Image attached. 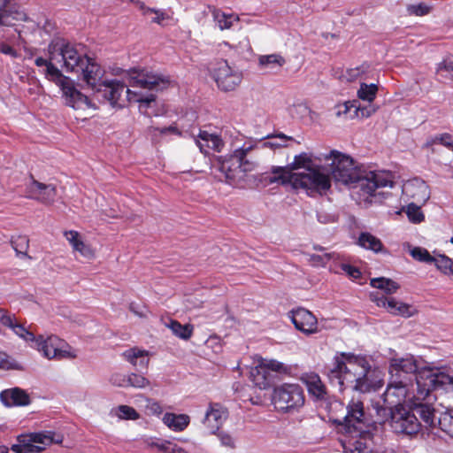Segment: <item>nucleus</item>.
<instances>
[{"label": "nucleus", "instance_id": "nucleus-1", "mask_svg": "<svg viewBox=\"0 0 453 453\" xmlns=\"http://www.w3.org/2000/svg\"><path fill=\"white\" fill-rule=\"evenodd\" d=\"M326 159L332 160L330 173L335 182L343 185L358 183L362 195L368 197L376 196V190L380 188L393 187V175L386 171L361 170L356 162L348 155L336 150H332Z\"/></svg>", "mask_w": 453, "mask_h": 453}, {"label": "nucleus", "instance_id": "nucleus-2", "mask_svg": "<svg viewBox=\"0 0 453 453\" xmlns=\"http://www.w3.org/2000/svg\"><path fill=\"white\" fill-rule=\"evenodd\" d=\"M371 372V365L365 357L343 352L335 357L334 365L328 371V378L341 390L351 388L365 393L372 387Z\"/></svg>", "mask_w": 453, "mask_h": 453}, {"label": "nucleus", "instance_id": "nucleus-3", "mask_svg": "<svg viewBox=\"0 0 453 453\" xmlns=\"http://www.w3.org/2000/svg\"><path fill=\"white\" fill-rule=\"evenodd\" d=\"M50 60L62 63L66 72H80V67L88 61V58L80 54L72 44L63 39H55L48 46Z\"/></svg>", "mask_w": 453, "mask_h": 453}, {"label": "nucleus", "instance_id": "nucleus-4", "mask_svg": "<svg viewBox=\"0 0 453 453\" xmlns=\"http://www.w3.org/2000/svg\"><path fill=\"white\" fill-rule=\"evenodd\" d=\"M294 188H303L310 196L326 195L331 188L330 174L321 166H314L307 172H296Z\"/></svg>", "mask_w": 453, "mask_h": 453}, {"label": "nucleus", "instance_id": "nucleus-5", "mask_svg": "<svg viewBox=\"0 0 453 453\" xmlns=\"http://www.w3.org/2000/svg\"><path fill=\"white\" fill-rule=\"evenodd\" d=\"M304 393L298 384L285 383L274 388L272 403L275 409L283 412L299 410L304 404Z\"/></svg>", "mask_w": 453, "mask_h": 453}, {"label": "nucleus", "instance_id": "nucleus-6", "mask_svg": "<svg viewBox=\"0 0 453 453\" xmlns=\"http://www.w3.org/2000/svg\"><path fill=\"white\" fill-rule=\"evenodd\" d=\"M55 436L56 434L51 431L20 434L17 437L18 442L11 449L15 453H41L47 446L61 441V439H56Z\"/></svg>", "mask_w": 453, "mask_h": 453}, {"label": "nucleus", "instance_id": "nucleus-7", "mask_svg": "<svg viewBox=\"0 0 453 453\" xmlns=\"http://www.w3.org/2000/svg\"><path fill=\"white\" fill-rule=\"evenodd\" d=\"M48 359H72L76 357V353L62 339L56 335L37 336L34 344L31 345Z\"/></svg>", "mask_w": 453, "mask_h": 453}, {"label": "nucleus", "instance_id": "nucleus-8", "mask_svg": "<svg viewBox=\"0 0 453 453\" xmlns=\"http://www.w3.org/2000/svg\"><path fill=\"white\" fill-rule=\"evenodd\" d=\"M417 388L442 389L453 392V375L440 369L424 368L416 376Z\"/></svg>", "mask_w": 453, "mask_h": 453}, {"label": "nucleus", "instance_id": "nucleus-9", "mask_svg": "<svg viewBox=\"0 0 453 453\" xmlns=\"http://www.w3.org/2000/svg\"><path fill=\"white\" fill-rule=\"evenodd\" d=\"M306 384L309 394L314 398L315 401L320 403L332 414H334L338 408L342 409V403L338 401L330 402L329 395L326 391V386L321 381L319 376L316 373L306 374L303 378Z\"/></svg>", "mask_w": 453, "mask_h": 453}, {"label": "nucleus", "instance_id": "nucleus-10", "mask_svg": "<svg viewBox=\"0 0 453 453\" xmlns=\"http://www.w3.org/2000/svg\"><path fill=\"white\" fill-rule=\"evenodd\" d=\"M211 72L218 87L223 91H233L242 82V73L234 70L224 59L217 61Z\"/></svg>", "mask_w": 453, "mask_h": 453}, {"label": "nucleus", "instance_id": "nucleus-11", "mask_svg": "<svg viewBox=\"0 0 453 453\" xmlns=\"http://www.w3.org/2000/svg\"><path fill=\"white\" fill-rule=\"evenodd\" d=\"M346 410L347 413L343 418L346 432L350 434L352 437H357L359 434H369L363 430L365 420L363 401L359 397H353L348 403Z\"/></svg>", "mask_w": 453, "mask_h": 453}, {"label": "nucleus", "instance_id": "nucleus-12", "mask_svg": "<svg viewBox=\"0 0 453 453\" xmlns=\"http://www.w3.org/2000/svg\"><path fill=\"white\" fill-rule=\"evenodd\" d=\"M390 426L398 434H414L419 430L417 417L404 407L390 409Z\"/></svg>", "mask_w": 453, "mask_h": 453}, {"label": "nucleus", "instance_id": "nucleus-13", "mask_svg": "<svg viewBox=\"0 0 453 453\" xmlns=\"http://www.w3.org/2000/svg\"><path fill=\"white\" fill-rule=\"evenodd\" d=\"M435 401V396L429 394L427 388H417L416 395H413V401L410 405L411 408L417 410L420 418L429 426H436L437 418L435 411L433 407V402Z\"/></svg>", "mask_w": 453, "mask_h": 453}, {"label": "nucleus", "instance_id": "nucleus-14", "mask_svg": "<svg viewBox=\"0 0 453 453\" xmlns=\"http://www.w3.org/2000/svg\"><path fill=\"white\" fill-rule=\"evenodd\" d=\"M412 386L411 383L407 380H395L390 378V381L384 393V401L388 404L395 405V407H403L402 403H408L411 404V401H413V395L410 394L409 387Z\"/></svg>", "mask_w": 453, "mask_h": 453}, {"label": "nucleus", "instance_id": "nucleus-15", "mask_svg": "<svg viewBox=\"0 0 453 453\" xmlns=\"http://www.w3.org/2000/svg\"><path fill=\"white\" fill-rule=\"evenodd\" d=\"M418 370L417 362L412 356H406L405 357H394L390 360L389 372L392 378L400 380H407L412 382V377L416 374Z\"/></svg>", "mask_w": 453, "mask_h": 453}, {"label": "nucleus", "instance_id": "nucleus-16", "mask_svg": "<svg viewBox=\"0 0 453 453\" xmlns=\"http://www.w3.org/2000/svg\"><path fill=\"white\" fill-rule=\"evenodd\" d=\"M170 83V80L163 75L153 73L148 71L134 73L130 77V86L148 90H162Z\"/></svg>", "mask_w": 453, "mask_h": 453}, {"label": "nucleus", "instance_id": "nucleus-17", "mask_svg": "<svg viewBox=\"0 0 453 453\" xmlns=\"http://www.w3.org/2000/svg\"><path fill=\"white\" fill-rule=\"evenodd\" d=\"M97 93L102 94L103 97L106 99L112 106H122L124 103L123 95L124 93L129 96L133 92L129 88H126V85L118 81H104L95 90Z\"/></svg>", "mask_w": 453, "mask_h": 453}, {"label": "nucleus", "instance_id": "nucleus-18", "mask_svg": "<svg viewBox=\"0 0 453 453\" xmlns=\"http://www.w3.org/2000/svg\"><path fill=\"white\" fill-rule=\"evenodd\" d=\"M251 150V146L247 148L237 149L228 158L224 159L219 165V170L224 173L226 179L231 182L234 181L239 173L242 172V165L244 163L247 153ZM246 169H243L245 171Z\"/></svg>", "mask_w": 453, "mask_h": 453}, {"label": "nucleus", "instance_id": "nucleus-19", "mask_svg": "<svg viewBox=\"0 0 453 453\" xmlns=\"http://www.w3.org/2000/svg\"><path fill=\"white\" fill-rule=\"evenodd\" d=\"M27 197L36 200L45 205H51L57 196V187L53 184H45L31 177L27 185Z\"/></svg>", "mask_w": 453, "mask_h": 453}, {"label": "nucleus", "instance_id": "nucleus-20", "mask_svg": "<svg viewBox=\"0 0 453 453\" xmlns=\"http://www.w3.org/2000/svg\"><path fill=\"white\" fill-rule=\"evenodd\" d=\"M56 84L61 88L67 105L74 109L91 106L88 96L77 90L68 77L63 75Z\"/></svg>", "mask_w": 453, "mask_h": 453}, {"label": "nucleus", "instance_id": "nucleus-21", "mask_svg": "<svg viewBox=\"0 0 453 453\" xmlns=\"http://www.w3.org/2000/svg\"><path fill=\"white\" fill-rule=\"evenodd\" d=\"M403 196L411 203L424 204L430 197L429 187L423 180L415 178L403 185Z\"/></svg>", "mask_w": 453, "mask_h": 453}, {"label": "nucleus", "instance_id": "nucleus-22", "mask_svg": "<svg viewBox=\"0 0 453 453\" xmlns=\"http://www.w3.org/2000/svg\"><path fill=\"white\" fill-rule=\"evenodd\" d=\"M291 320L296 328L309 335L318 332L317 318L308 310L298 308L291 311Z\"/></svg>", "mask_w": 453, "mask_h": 453}, {"label": "nucleus", "instance_id": "nucleus-23", "mask_svg": "<svg viewBox=\"0 0 453 453\" xmlns=\"http://www.w3.org/2000/svg\"><path fill=\"white\" fill-rule=\"evenodd\" d=\"M228 417V411L219 403H211L203 418L204 426L211 434H216Z\"/></svg>", "mask_w": 453, "mask_h": 453}, {"label": "nucleus", "instance_id": "nucleus-24", "mask_svg": "<svg viewBox=\"0 0 453 453\" xmlns=\"http://www.w3.org/2000/svg\"><path fill=\"white\" fill-rule=\"evenodd\" d=\"M372 300L379 307L385 308L389 313L395 316L410 318L417 313V310L411 304L397 301L395 298H388L382 296H374Z\"/></svg>", "mask_w": 453, "mask_h": 453}, {"label": "nucleus", "instance_id": "nucleus-25", "mask_svg": "<svg viewBox=\"0 0 453 453\" xmlns=\"http://www.w3.org/2000/svg\"><path fill=\"white\" fill-rule=\"evenodd\" d=\"M82 74V80L93 90H96L99 84L102 83L104 74L103 69L92 58H88V61L80 67Z\"/></svg>", "mask_w": 453, "mask_h": 453}, {"label": "nucleus", "instance_id": "nucleus-26", "mask_svg": "<svg viewBox=\"0 0 453 453\" xmlns=\"http://www.w3.org/2000/svg\"><path fill=\"white\" fill-rule=\"evenodd\" d=\"M27 16L15 3L5 0L0 7V26H12L14 20H26Z\"/></svg>", "mask_w": 453, "mask_h": 453}, {"label": "nucleus", "instance_id": "nucleus-27", "mask_svg": "<svg viewBox=\"0 0 453 453\" xmlns=\"http://www.w3.org/2000/svg\"><path fill=\"white\" fill-rule=\"evenodd\" d=\"M196 142L200 151L204 154L209 153V149L219 152L224 146V142L219 135L210 134L207 131H200L196 139Z\"/></svg>", "mask_w": 453, "mask_h": 453}, {"label": "nucleus", "instance_id": "nucleus-28", "mask_svg": "<svg viewBox=\"0 0 453 453\" xmlns=\"http://www.w3.org/2000/svg\"><path fill=\"white\" fill-rule=\"evenodd\" d=\"M0 399L5 406H24L30 402L27 392L19 388L4 390L0 394Z\"/></svg>", "mask_w": 453, "mask_h": 453}, {"label": "nucleus", "instance_id": "nucleus-29", "mask_svg": "<svg viewBox=\"0 0 453 453\" xmlns=\"http://www.w3.org/2000/svg\"><path fill=\"white\" fill-rule=\"evenodd\" d=\"M296 172L291 171L289 166H273L270 173H266L265 180L269 183L291 184L294 187V180Z\"/></svg>", "mask_w": 453, "mask_h": 453}, {"label": "nucleus", "instance_id": "nucleus-30", "mask_svg": "<svg viewBox=\"0 0 453 453\" xmlns=\"http://www.w3.org/2000/svg\"><path fill=\"white\" fill-rule=\"evenodd\" d=\"M208 9L220 30L230 29L234 23L239 22L240 20L239 16L236 14H226L214 6H209Z\"/></svg>", "mask_w": 453, "mask_h": 453}, {"label": "nucleus", "instance_id": "nucleus-31", "mask_svg": "<svg viewBox=\"0 0 453 453\" xmlns=\"http://www.w3.org/2000/svg\"><path fill=\"white\" fill-rule=\"evenodd\" d=\"M250 376L254 384L261 389H265L273 383L271 372L264 367V364L259 360L257 365L250 372Z\"/></svg>", "mask_w": 453, "mask_h": 453}, {"label": "nucleus", "instance_id": "nucleus-32", "mask_svg": "<svg viewBox=\"0 0 453 453\" xmlns=\"http://www.w3.org/2000/svg\"><path fill=\"white\" fill-rule=\"evenodd\" d=\"M163 422L171 430L181 432L189 425L190 418L187 414L166 412L163 417Z\"/></svg>", "mask_w": 453, "mask_h": 453}, {"label": "nucleus", "instance_id": "nucleus-33", "mask_svg": "<svg viewBox=\"0 0 453 453\" xmlns=\"http://www.w3.org/2000/svg\"><path fill=\"white\" fill-rule=\"evenodd\" d=\"M122 356L134 367L146 369L150 363L148 352L137 348H132L126 350L125 352H123Z\"/></svg>", "mask_w": 453, "mask_h": 453}, {"label": "nucleus", "instance_id": "nucleus-34", "mask_svg": "<svg viewBox=\"0 0 453 453\" xmlns=\"http://www.w3.org/2000/svg\"><path fill=\"white\" fill-rule=\"evenodd\" d=\"M55 60H50V58L49 57V60L44 59L42 58H37L35 61V65L37 66H46V72L45 75L50 80L57 83L59 79L63 76L60 70L56 67L53 64Z\"/></svg>", "mask_w": 453, "mask_h": 453}, {"label": "nucleus", "instance_id": "nucleus-35", "mask_svg": "<svg viewBox=\"0 0 453 453\" xmlns=\"http://www.w3.org/2000/svg\"><path fill=\"white\" fill-rule=\"evenodd\" d=\"M370 284L372 287L384 291L387 295L394 294L400 288L397 282L384 277L372 279Z\"/></svg>", "mask_w": 453, "mask_h": 453}, {"label": "nucleus", "instance_id": "nucleus-36", "mask_svg": "<svg viewBox=\"0 0 453 453\" xmlns=\"http://www.w3.org/2000/svg\"><path fill=\"white\" fill-rule=\"evenodd\" d=\"M358 244L361 247L366 250H371L374 252H380L383 250L381 241L370 233H362L358 238Z\"/></svg>", "mask_w": 453, "mask_h": 453}, {"label": "nucleus", "instance_id": "nucleus-37", "mask_svg": "<svg viewBox=\"0 0 453 453\" xmlns=\"http://www.w3.org/2000/svg\"><path fill=\"white\" fill-rule=\"evenodd\" d=\"M359 438L353 442L350 453H374L372 441L370 434H359Z\"/></svg>", "mask_w": 453, "mask_h": 453}, {"label": "nucleus", "instance_id": "nucleus-38", "mask_svg": "<svg viewBox=\"0 0 453 453\" xmlns=\"http://www.w3.org/2000/svg\"><path fill=\"white\" fill-rule=\"evenodd\" d=\"M169 328L172 330L173 334L182 340H188L192 336L194 330L192 325H181L177 320H172L169 324Z\"/></svg>", "mask_w": 453, "mask_h": 453}, {"label": "nucleus", "instance_id": "nucleus-39", "mask_svg": "<svg viewBox=\"0 0 453 453\" xmlns=\"http://www.w3.org/2000/svg\"><path fill=\"white\" fill-rule=\"evenodd\" d=\"M286 63L280 54L262 55L258 58V65L262 68L281 67Z\"/></svg>", "mask_w": 453, "mask_h": 453}, {"label": "nucleus", "instance_id": "nucleus-40", "mask_svg": "<svg viewBox=\"0 0 453 453\" xmlns=\"http://www.w3.org/2000/svg\"><path fill=\"white\" fill-rule=\"evenodd\" d=\"M292 172L303 169L302 172H307L308 169L313 168L312 159L307 153H301L295 157L294 161L288 165Z\"/></svg>", "mask_w": 453, "mask_h": 453}, {"label": "nucleus", "instance_id": "nucleus-41", "mask_svg": "<svg viewBox=\"0 0 453 453\" xmlns=\"http://www.w3.org/2000/svg\"><path fill=\"white\" fill-rule=\"evenodd\" d=\"M378 86L376 84L361 83L357 90V97L363 101L372 103L377 95Z\"/></svg>", "mask_w": 453, "mask_h": 453}, {"label": "nucleus", "instance_id": "nucleus-42", "mask_svg": "<svg viewBox=\"0 0 453 453\" xmlns=\"http://www.w3.org/2000/svg\"><path fill=\"white\" fill-rule=\"evenodd\" d=\"M268 138V141L263 142V147L273 150L285 147L287 145L288 141L293 140L291 136H287L284 134H279L276 135L270 136Z\"/></svg>", "mask_w": 453, "mask_h": 453}, {"label": "nucleus", "instance_id": "nucleus-43", "mask_svg": "<svg viewBox=\"0 0 453 453\" xmlns=\"http://www.w3.org/2000/svg\"><path fill=\"white\" fill-rule=\"evenodd\" d=\"M432 263H434L436 267L443 273L453 275V262L449 257L444 255H439L434 257Z\"/></svg>", "mask_w": 453, "mask_h": 453}, {"label": "nucleus", "instance_id": "nucleus-44", "mask_svg": "<svg viewBox=\"0 0 453 453\" xmlns=\"http://www.w3.org/2000/svg\"><path fill=\"white\" fill-rule=\"evenodd\" d=\"M422 204L417 203H410L407 205L406 214L412 223H420L424 220L425 217L421 211L420 206Z\"/></svg>", "mask_w": 453, "mask_h": 453}, {"label": "nucleus", "instance_id": "nucleus-45", "mask_svg": "<svg viewBox=\"0 0 453 453\" xmlns=\"http://www.w3.org/2000/svg\"><path fill=\"white\" fill-rule=\"evenodd\" d=\"M441 431L445 432L449 436H453V415L450 413H442L436 421Z\"/></svg>", "mask_w": 453, "mask_h": 453}, {"label": "nucleus", "instance_id": "nucleus-46", "mask_svg": "<svg viewBox=\"0 0 453 453\" xmlns=\"http://www.w3.org/2000/svg\"><path fill=\"white\" fill-rule=\"evenodd\" d=\"M260 361L264 364V367L267 368L270 372L286 374L290 371L288 365L274 359L261 358Z\"/></svg>", "mask_w": 453, "mask_h": 453}, {"label": "nucleus", "instance_id": "nucleus-47", "mask_svg": "<svg viewBox=\"0 0 453 453\" xmlns=\"http://www.w3.org/2000/svg\"><path fill=\"white\" fill-rule=\"evenodd\" d=\"M12 246L15 250L18 255L29 257L27 255V250L29 247V240L27 236L19 235L12 241Z\"/></svg>", "mask_w": 453, "mask_h": 453}, {"label": "nucleus", "instance_id": "nucleus-48", "mask_svg": "<svg viewBox=\"0 0 453 453\" xmlns=\"http://www.w3.org/2000/svg\"><path fill=\"white\" fill-rule=\"evenodd\" d=\"M377 109L372 106H361L357 101H356L355 109L353 111V114H349V119H354L356 118L364 119V118H369L372 116Z\"/></svg>", "mask_w": 453, "mask_h": 453}, {"label": "nucleus", "instance_id": "nucleus-49", "mask_svg": "<svg viewBox=\"0 0 453 453\" xmlns=\"http://www.w3.org/2000/svg\"><path fill=\"white\" fill-rule=\"evenodd\" d=\"M116 415L122 419L136 420L140 418L139 413L128 405H119L116 409Z\"/></svg>", "mask_w": 453, "mask_h": 453}, {"label": "nucleus", "instance_id": "nucleus-50", "mask_svg": "<svg viewBox=\"0 0 453 453\" xmlns=\"http://www.w3.org/2000/svg\"><path fill=\"white\" fill-rule=\"evenodd\" d=\"M128 387L135 388H144L150 386V380L144 376L137 373H130L127 378Z\"/></svg>", "mask_w": 453, "mask_h": 453}, {"label": "nucleus", "instance_id": "nucleus-51", "mask_svg": "<svg viewBox=\"0 0 453 453\" xmlns=\"http://www.w3.org/2000/svg\"><path fill=\"white\" fill-rule=\"evenodd\" d=\"M308 261L314 266H326L327 262L335 257L334 253H325L323 255L310 254Z\"/></svg>", "mask_w": 453, "mask_h": 453}, {"label": "nucleus", "instance_id": "nucleus-52", "mask_svg": "<svg viewBox=\"0 0 453 453\" xmlns=\"http://www.w3.org/2000/svg\"><path fill=\"white\" fill-rule=\"evenodd\" d=\"M356 101H346L342 104L336 105V116L343 117L345 119H349V114H353V111L355 109Z\"/></svg>", "mask_w": 453, "mask_h": 453}, {"label": "nucleus", "instance_id": "nucleus-53", "mask_svg": "<svg viewBox=\"0 0 453 453\" xmlns=\"http://www.w3.org/2000/svg\"><path fill=\"white\" fill-rule=\"evenodd\" d=\"M409 15L425 16L430 13L432 7L426 4H410L406 8Z\"/></svg>", "mask_w": 453, "mask_h": 453}, {"label": "nucleus", "instance_id": "nucleus-54", "mask_svg": "<svg viewBox=\"0 0 453 453\" xmlns=\"http://www.w3.org/2000/svg\"><path fill=\"white\" fill-rule=\"evenodd\" d=\"M0 369L3 370H21V366L6 353L0 351Z\"/></svg>", "mask_w": 453, "mask_h": 453}, {"label": "nucleus", "instance_id": "nucleus-55", "mask_svg": "<svg viewBox=\"0 0 453 453\" xmlns=\"http://www.w3.org/2000/svg\"><path fill=\"white\" fill-rule=\"evenodd\" d=\"M368 69L369 66L366 65H362L356 68H350L346 71V74L344 75V77L348 81H354L362 77L363 74L366 73L368 72Z\"/></svg>", "mask_w": 453, "mask_h": 453}, {"label": "nucleus", "instance_id": "nucleus-56", "mask_svg": "<svg viewBox=\"0 0 453 453\" xmlns=\"http://www.w3.org/2000/svg\"><path fill=\"white\" fill-rule=\"evenodd\" d=\"M411 257L420 262L432 263L434 257L423 248L416 247L411 250Z\"/></svg>", "mask_w": 453, "mask_h": 453}, {"label": "nucleus", "instance_id": "nucleus-57", "mask_svg": "<svg viewBox=\"0 0 453 453\" xmlns=\"http://www.w3.org/2000/svg\"><path fill=\"white\" fill-rule=\"evenodd\" d=\"M12 330L18 336H19L26 342H32V344H34L37 338V336H35L33 333L29 332L21 324H19L18 322L12 327Z\"/></svg>", "mask_w": 453, "mask_h": 453}, {"label": "nucleus", "instance_id": "nucleus-58", "mask_svg": "<svg viewBox=\"0 0 453 453\" xmlns=\"http://www.w3.org/2000/svg\"><path fill=\"white\" fill-rule=\"evenodd\" d=\"M441 144L449 150H453V140L449 134H441L439 135L434 136L430 142H428L427 145H433V144Z\"/></svg>", "mask_w": 453, "mask_h": 453}, {"label": "nucleus", "instance_id": "nucleus-59", "mask_svg": "<svg viewBox=\"0 0 453 453\" xmlns=\"http://www.w3.org/2000/svg\"><path fill=\"white\" fill-rule=\"evenodd\" d=\"M73 250L78 251L86 258L91 259L95 257V251L88 244H86L82 240H81L79 243L75 244Z\"/></svg>", "mask_w": 453, "mask_h": 453}, {"label": "nucleus", "instance_id": "nucleus-60", "mask_svg": "<svg viewBox=\"0 0 453 453\" xmlns=\"http://www.w3.org/2000/svg\"><path fill=\"white\" fill-rule=\"evenodd\" d=\"M437 73L441 72H453V55H448L440 62L436 68Z\"/></svg>", "mask_w": 453, "mask_h": 453}, {"label": "nucleus", "instance_id": "nucleus-61", "mask_svg": "<svg viewBox=\"0 0 453 453\" xmlns=\"http://www.w3.org/2000/svg\"><path fill=\"white\" fill-rule=\"evenodd\" d=\"M127 378H128V374L125 375V374L117 372V373H113L111 376L110 381L114 386H117L119 388H128Z\"/></svg>", "mask_w": 453, "mask_h": 453}, {"label": "nucleus", "instance_id": "nucleus-62", "mask_svg": "<svg viewBox=\"0 0 453 453\" xmlns=\"http://www.w3.org/2000/svg\"><path fill=\"white\" fill-rule=\"evenodd\" d=\"M0 322L10 328L16 325L17 321L14 316L9 314L6 311L0 308Z\"/></svg>", "mask_w": 453, "mask_h": 453}, {"label": "nucleus", "instance_id": "nucleus-63", "mask_svg": "<svg viewBox=\"0 0 453 453\" xmlns=\"http://www.w3.org/2000/svg\"><path fill=\"white\" fill-rule=\"evenodd\" d=\"M217 435L221 442V445L228 447L230 449L234 448V440L231 434L226 432H220Z\"/></svg>", "mask_w": 453, "mask_h": 453}, {"label": "nucleus", "instance_id": "nucleus-64", "mask_svg": "<svg viewBox=\"0 0 453 453\" xmlns=\"http://www.w3.org/2000/svg\"><path fill=\"white\" fill-rule=\"evenodd\" d=\"M146 409L150 414L153 415H159L163 412V409L160 403L151 399H147Z\"/></svg>", "mask_w": 453, "mask_h": 453}]
</instances>
